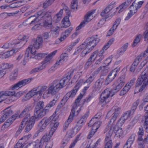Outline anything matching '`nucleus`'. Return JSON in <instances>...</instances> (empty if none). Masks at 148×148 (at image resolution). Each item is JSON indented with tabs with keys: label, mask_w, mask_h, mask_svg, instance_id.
Returning a JSON list of instances; mask_svg holds the SVG:
<instances>
[{
	"label": "nucleus",
	"mask_w": 148,
	"mask_h": 148,
	"mask_svg": "<svg viewBox=\"0 0 148 148\" xmlns=\"http://www.w3.org/2000/svg\"><path fill=\"white\" fill-rule=\"evenodd\" d=\"M73 72H71L69 75H67L61 79L59 81L55 80L51 84L50 86L47 90L44 92L43 97L44 98H48L51 94L52 95H54L58 92L61 89L64 88L69 81L71 78V75L73 74Z\"/></svg>",
	"instance_id": "1"
},
{
	"label": "nucleus",
	"mask_w": 148,
	"mask_h": 148,
	"mask_svg": "<svg viewBox=\"0 0 148 148\" xmlns=\"http://www.w3.org/2000/svg\"><path fill=\"white\" fill-rule=\"evenodd\" d=\"M98 36V35H94L87 39L83 44L77 48L73 55L79 53L85 47L89 48L91 47H95L100 40L99 38L97 37Z\"/></svg>",
	"instance_id": "2"
},
{
	"label": "nucleus",
	"mask_w": 148,
	"mask_h": 148,
	"mask_svg": "<svg viewBox=\"0 0 148 148\" xmlns=\"http://www.w3.org/2000/svg\"><path fill=\"white\" fill-rule=\"evenodd\" d=\"M37 20L38 22L42 20L45 27L51 28L52 26L51 22L52 17L49 13L41 10L35 13Z\"/></svg>",
	"instance_id": "3"
},
{
	"label": "nucleus",
	"mask_w": 148,
	"mask_h": 148,
	"mask_svg": "<svg viewBox=\"0 0 148 148\" xmlns=\"http://www.w3.org/2000/svg\"><path fill=\"white\" fill-rule=\"evenodd\" d=\"M32 78H29L27 79H24L19 81L17 84L13 85L10 88V91L5 92H0V94L3 95L4 97L5 96H10V98L12 99V97L15 94V92L14 89H17L18 88H21L23 86L29 83L32 81Z\"/></svg>",
	"instance_id": "4"
},
{
	"label": "nucleus",
	"mask_w": 148,
	"mask_h": 148,
	"mask_svg": "<svg viewBox=\"0 0 148 148\" xmlns=\"http://www.w3.org/2000/svg\"><path fill=\"white\" fill-rule=\"evenodd\" d=\"M148 84V65L144 71L142 73L140 76L139 77L137 81L136 85V87L141 86L139 89V92H141Z\"/></svg>",
	"instance_id": "5"
},
{
	"label": "nucleus",
	"mask_w": 148,
	"mask_h": 148,
	"mask_svg": "<svg viewBox=\"0 0 148 148\" xmlns=\"http://www.w3.org/2000/svg\"><path fill=\"white\" fill-rule=\"evenodd\" d=\"M83 95H80L75 100L74 103L73 104L72 109L71 110L70 114L65 122L63 127V131H65L67 128L69 124L71 122L73 119V117L75 116V112L76 111L77 108L80 106L79 102L83 97Z\"/></svg>",
	"instance_id": "6"
},
{
	"label": "nucleus",
	"mask_w": 148,
	"mask_h": 148,
	"mask_svg": "<svg viewBox=\"0 0 148 148\" xmlns=\"http://www.w3.org/2000/svg\"><path fill=\"white\" fill-rule=\"evenodd\" d=\"M57 119L58 116L56 115V112L49 118H44L39 123V125L40 127L38 130V132H42L50 123V124H51L52 123L54 124L58 122L57 121Z\"/></svg>",
	"instance_id": "7"
},
{
	"label": "nucleus",
	"mask_w": 148,
	"mask_h": 148,
	"mask_svg": "<svg viewBox=\"0 0 148 148\" xmlns=\"http://www.w3.org/2000/svg\"><path fill=\"white\" fill-rule=\"evenodd\" d=\"M36 51L32 45H30L27 49L25 53V56L29 58H35L36 59H40L43 58L47 55L45 53H38L36 55Z\"/></svg>",
	"instance_id": "8"
},
{
	"label": "nucleus",
	"mask_w": 148,
	"mask_h": 148,
	"mask_svg": "<svg viewBox=\"0 0 148 148\" xmlns=\"http://www.w3.org/2000/svg\"><path fill=\"white\" fill-rule=\"evenodd\" d=\"M113 90L110 88H106L104 90L100 95L99 99V103L104 105L109 102L108 98L110 96L112 97L115 94L113 92Z\"/></svg>",
	"instance_id": "9"
},
{
	"label": "nucleus",
	"mask_w": 148,
	"mask_h": 148,
	"mask_svg": "<svg viewBox=\"0 0 148 148\" xmlns=\"http://www.w3.org/2000/svg\"><path fill=\"white\" fill-rule=\"evenodd\" d=\"M121 110V108H120L114 106L108 113L106 116V118H109L110 116H112V118L109 121V124H110L111 123L112 124L114 123L120 114Z\"/></svg>",
	"instance_id": "10"
},
{
	"label": "nucleus",
	"mask_w": 148,
	"mask_h": 148,
	"mask_svg": "<svg viewBox=\"0 0 148 148\" xmlns=\"http://www.w3.org/2000/svg\"><path fill=\"white\" fill-rule=\"evenodd\" d=\"M118 127L114 126L112 127L111 130L108 132L105 138L106 141L109 140L111 138L113 132L115 133V136L117 137H120L123 135V131L122 129H118Z\"/></svg>",
	"instance_id": "11"
},
{
	"label": "nucleus",
	"mask_w": 148,
	"mask_h": 148,
	"mask_svg": "<svg viewBox=\"0 0 148 148\" xmlns=\"http://www.w3.org/2000/svg\"><path fill=\"white\" fill-rule=\"evenodd\" d=\"M95 10H92L87 12L85 16L84 21L82 22L80 25L76 27V31L84 27L86 24L93 18L92 15L95 13Z\"/></svg>",
	"instance_id": "12"
},
{
	"label": "nucleus",
	"mask_w": 148,
	"mask_h": 148,
	"mask_svg": "<svg viewBox=\"0 0 148 148\" xmlns=\"http://www.w3.org/2000/svg\"><path fill=\"white\" fill-rule=\"evenodd\" d=\"M125 76L124 75L122 76L116 81V87L113 88V92L115 93L118 92L124 85L125 82L124 80Z\"/></svg>",
	"instance_id": "13"
},
{
	"label": "nucleus",
	"mask_w": 148,
	"mask_h": 148,
	"mask_svg": "<svg viewBox=\"0 0 148 148\" xmlns=\"http://www.w3.org/2000/svg\"><path fill=\"white\" fill-rule=\"evenodd\" d=\"M89 111L86 112L80 119L78 121L77 125L75 128V130H76V133L80 130L83 124L86 122L87 118L89 115Z\"/></svg>",
	"instance_id": "14"
},
{
	"label": "nucleus",
	"mask_w": 148,
	"mask_h": 148,
	"mask_svg": "<svg viewBox=\"0 0 148 148\" xmlns=\"http://www.w3.org/2000/svg\"><path fill=\"white\" fill-rule=\"evenodd\" d=\"M27 37L24 36L22 38L20 39H18L16 41L14 42V47L15 49H18L23 47L27 42Z\"/></svg>",
	"instance_id": "15"
},
{
	"label": "nucleus",
	"mask_w": 148,
	"mask_h": 148,
	"mask_svg": "<svg viewBox=\"0 0 148 148\" xmlns=\"http://www.w3.org/2000/svg\"><path fill=\"white\" fill-rule=\"evenodd\" d=\"M38 92L37 87L34 88L24 97L23 99H22V101H25L30 99L33 96L38 95H39Z\"/></svg>",
	"instance_id": "16"
},
{
	"label": "nucleus",
	"mask_w": 148,
	"mask_h": 148,
	"mask_svg": "<svg viewBox=\"0 0 148 148\" xmlns=\"http://www.w3.org/2000/svg\"><path fill=\"white\" fill-rule=\"evenodd\" d=\"M32 108L33 107L31 106L27 105L22 111L19 115V117L22 118L25 116H26L24 119H26L27 121H28L30 117V112Z\"/></svg>",
	"instance_id": "17"
},
{
	"label": "nucleus",
	"mask_w": 148,
	"mask_h": 148,
	"mask_svg": "<svg viewBox=\"0 0 148 148\" xmlns=\"http://www.w3.org/2000/svg\"><path fill=\"white\" fill-rule=\"evenodd\" d=\"M104 81V78L102 76H101L100 78L96 81L95 84L92 87V91L95 92L96 91H100L102 84Z\"/></svg>",
	"instance_id": "18"
},
{
	"label": "nucleus",
	"mask_w": 148,
	"mask_h": 148,
	"mask_svg": "<svg viewBox=\"0 0 148 148\" xmlns=\"http://www.w3.org/2000/svg\"><path fill=\"white\" fill-rule=\"evenodd\" d=\"M3 115L0 119V123H3L13 113V111L10 107L6 108L3 111Z\"/></svg>",
	"instance_id": "19"
},
{
	"label": "nucleus",
	"mask_w": 148,
	"mask_h": 148,
	"mask_svg": "<svg viewBox=\"0 0 148 148\" xmlns=\"http://www.w3.org/2000/svg\"><path fill=\"white\" fill-rule=\"evenodd\" d=\"M130 111H127L120 118L118 121L117 125L118 127L122 126L125 123V121L128 119L130 115Z\"/></svg>",
	"instance_id": "20"
},
{
	"label": "nucleus",
	"mask_w": 148,
	"mask_h": 148,
	"mask_svg": "<svg viewBox=\"0 0 148 148\" xmlns=\"http://www.w3.org/2000/svg\"><path fill=\"white\" fill-rule=\"evenodd\" d=\"M117 71V69L116 68L110 73L105 82V85H108L114 79L116 76Z\"/></svg>",
	"instance_id": "21"
},
{
	"label": "nucleus",
	"mask_w": 148,
	"mask_h": 148,
	"mask_svg": "<svg viewBox=\"0 0 148 148\" xmlns=\"http://www.w3.org/2000/svg\"><path fill=\"white\" fill-rule=\"evenodd\" d=\"M60 58V59L54 64V68L57 67L58 66L61 65L64 62L66 61L68 59V55L66 53H63L61 55Z\"/></svg>",
	"instance_id": "22"
},
{
	"label": "nucleus",
	"mask_w": 148,
	"mask_h": 148,
	"mask_svg": "<svg viewBox=\"0 0 148 148\" xmlns=\"http://www.w3.org/2000/svg\"><path fill=\"white\" fill-rule=\"evenodd\" d=\"M88 126L92 127V129L96 131L99 128L101 124V122L100 121H94V118H92L90 121Z\"/></svg>",
	"instance_id": "23"
},
{
	"label": "nucleus",
	"mask_w": 148,
	"mask_h": 148,
	"mask_svg": "<svg viewBox=\"0 0 148 148\" xmlns=\"http://www.w3.org/2000/svg\"><path fill=\"white\" fill-rule=\"evenodd\" d=\"M32 41L33 42L32 46L35 49H38L40 48L42 46L43 43V40L40 36H38L36 40H33Z\"/></svg>",
	"instance_id": "24"
},
{
	"label": "nucleus",
	"mask_w": 148,
	"mask_h": 148,
	"mask_svg": "<svg viewBox=\"0 0 148 148\" xmlns=\"http://www.w3.org/2000/svg\"><path fill=\"white\" fill-rule=\"evenodd\" d=\"M49 110L48 109L46 108V107H45L44 109L35 111V115H37V116H33L35 119H37L38 117L42 118L45 116Z\"/></svg>",
	"instance_id": "25"
},
{
	"label": "nucleus",
	"mask_w": 148,
	"mask_h": 148,
	"mask_svg": "<svg viewBox=\"0 0 148 148\" xmlns=\"http://www.w3.org/2000/svg\"><path fill=\"white\" fill-rule=\"evenodd\" d=\"M34 116H32L27 122L26 127L25 129V132H29L32 128L34 123Z\"/></svg>",
	"instance_id": "26"
},
{
	"label": "nucleus",
	"mask_w": 148,
	"mask_h": 148,
	"mask_svg": "<svg viewBox=\"0 0 148 148\" xmlns=\"http://www.w3.org/2000/svg\"><path fill=\"white\" fill-rule=\"evenodd\" d=\"M57 52V50H56L51 53L50 54L48 55V56H46L44 61L42 62V65H44L45 66V68L47 65L50 62L49 61L51 60L53 57L56 54Z\"/></svg>",
	"instance_id": "27"
},
{
	"label": "nucleus",
	"mask_w": 148,
	"mask_h": 148,
	"mask_svg": "<svg viewBox=\"0 0 148 148\" xmlns=\"http://www.w3.org/2000/svg\"><path fill=\"white\" fill-rule=\"evenodd\" d=\"M39 93V96L38 97V99H34V100L35 101L38 100L41 98L43 92L45 91L47 88L48 87L46 85H40L37 87Z\"/></svg>",
	"instance_id": "28"
},
{
	"label": "nucleus",
	"mask_w": 148,
	"mask_h": 148,
	"mask_svg": "<svg viewBox=\"0 0 148 148\" xmlns=\"http://www.w3.org/2000/svg\"><path fill=\"white\" fill-rule=\"evenodd\" d=\"M73 29L72 27H70L67 29L64 32H63L61 35L60 38L59 40L61 42L65 39L70 34Z\"/></svg>",
	"instance_id": "29"
},
{
	"label": "nucleus",
	"mask_w": 148,
	"mask_h": 148,
	"mask_svg": "<svg viewBox=\"0 0 148 148\" xmlns=\"http://www.w3.org/2000/svg\"><path fill=\"white\" fill-rule=\"evenodd\" d=\"M59 125V123L58 122H57L54 124L53 123H52L51 124H50V127L51 128V129L50 130L48 134L51 137L55 132V130H56Z\"/></svg>",
	"instance_id": "30"
},
{
	"label": "nucleus",
	"mask_w": 148,
	"mask_h": 148,
	"mask_svg": "<svg viewBox=\"0 0 148 148\" xmlns=\"http://www.w3.org/2000/svg\"><path fill=\"white\" fill-rule=\"evenodd\" d=\"M78 89L75 88L74 87L73 89L70 92H68L65 96V98L69 99V98H73L76 95Z\"/></svg>",
	"instance_id": "31"
},
{
	"label": "nucleus",
	"mask_w": 148,
	"mask_h": 148,
	"mask_svg": "<svg viewBox=\"0 0 148 148\" xmlns=\"http://www.w3.org/2000/svg\"><path fill=\"white\" fill-rule=\"evenodd\" d=\"M18 50L17 49H13L9 51H7L4 53L2 55V57L5 58H7L12 56L14 53H16L18 52Z\"/></svg>",
	"instance_id": "32"
},
{
	"label": "nucleus",
	"mask_w": 148,
	"mask_h": 148,
	"mask_svg": "<svg viewBox=\"0 0 148 148\" xmlns=\"http://www.w3.org/2000/svg\"><path fill=\"white\" fill-rule=\"evenodd\" d=\"M145 110L147 112L143 116L142 121L144 122V125L147 126L148 125V104L145 107Z\"/></svg>",
	"instance_id": "33"
},
{
	"label": "nucleus",
	"mask_w": 148,
	"mask_h": 148,
	"mask_svg": "<svg viewBox=\"0 0 148 148\" xmlns=\"http://www.w3.org/2000/svg\"><path fill=\"white\" fill-rule=\"evenodd\" d=\"M63 12V10L61 9L59 12L57 13L53 18V20L55 23H58L61 19Z\"/></svg>",
	"instance_id": "34"
},
{
	"label": "nucleus",
	"mask_w": 148,
	"mask_h": 148,
	"mask_svg": "<svg viewBox=\"0 0 148 148\" xmlns=\"http://www.w3.org/2000/svg\"><path fill=\"white\" fill-rule=\"evenodd\" d=\"M63 12V10L61 9L59 12L57 13L53 18V20L55 23H58L61 19Z\"/></svg>",
	"instance_id": "35"
},
{
	"label": "nucleus",
	"mask_w": 148,
	"mask_h": 148,
	"mask_svg": "<svg viewBox=\"0 0 148 148\" xmlns=\"http://www.w3.org/2000/svg\"><path fill=\"white\" fill-rule=\"evenodd\" d=\"M137 3L135 1H134L130 8V13L134 15L137 11L138 8L136 6Z\"/></svg>",
	"instance_id": "36"
},
{
	"label": "nucleus",
	"mask_w": 148,
	"mask_h": 148,
	"mask_svg": "<svg viewBox=\"0 0 148 148\" xmlns=\"http://www.w3.org/2000/svg\"><path fill=\"white\" fill-rule=\"evenodd\" d=\"M94 47H91L89 48H87L86 47H85V48L83 49V51L81 53L80 56L82 57H84L88 53H89Z\"/></svg>",
	"instance_id": "37"
},
{
	"label": "nucleus",
	"mask_w": 148,
	"mask_h": 148,
	"mask_svg": "<svg viewBox=\"0 0 148 148\" xmlns=\"http://www.w3.org/2000/svg\"><path fill=\"white\" fill-rule=\"evenodd\" d=\"M44 102L43 101H40L38 102L35 108V111L44 109Z\"/></svg>",
	"instance_id": "38"
},
{
	"label": "nucleus",
	"mask_w": 148,
	"mask_h": 148,
	"mask_svg": "<svg viewBox=\"0 0 148 148\" xmlns=\"http://www.w3.org/2000/svg\"><path fill=\"white\" fill-rule=\"evenodd\" d=\"M126 2H124L120 5L118 7L116 8V10L119 9V13L123 11L128 7V6L126 4Z\"/></svg>",
	"instance_id": "39"
},
{
	"label": "nucleus",
	"mask_w": 148,
	"mask_h": 148,
	"mask_svg": "<svg viewBox=\"0 0 148 148\" xmlns=\"http://www.w3.org/2000/svg\"><path fill=\"white\" fill-rule=\"evenodd\" d=\"M25 142L21 138L15 145L14 148H23L25 145Z\"/></svg>",
	"instance_id": "40"
},
{
	"label": "nucleus",
	"mask_w": 148,
	"mask_h": 148,
	"mask_svg": "<svg viewBox=\"0 0 148 148\" xmlns=\"http://www.w3.org/2000/svg\"><path fill=\"white\" fill-rule=\"evenodd\" d=\"M14 44L13 42H7L5 43L2 47L1 48L5 49H10L14 47Z\"/></svg>",
	"instance_id": "41"
},
{
	"label": "nucleus",
	"mask_w": 148,
	"mask_h": 148,
	"mask_svg": "<svg viewBox=\"0 0 148 148\" xmlns=\"http://www.w3.org/2000/svg\"><path fill=\"white\" fill-rule=\"evenodd\" d=\"M45 66L43 65H41L38 67L36 68L33 69L30 72V74H32L34 73L38 72L40 71L41 70L44 68H45Z\"/></svg>",
	"instance_id": "42"
},
{
	"label": "nucleus",
	"mask_w": 148,
	"mask_h": 148,
	"mask_svg": "<svg viewBox=\"0 0 148 148\" xmlns=\"http://www.w3.org/2000/svg\"><path fill=\"white\" fill-rule=\"evenodd\" d=\"M55 0H46L43 4L42 7L45 9L50 5L53 3Z\"/></svg>",
	"instance_id": "43"
},
{
	"label": "nucleus",
	"mask_w": 148,
	"mask_h": 148,
	"mask_svg": "<svg viewBox=\"0 0 148 148\" xmlns=\"http://www.w3.org/2000/svg\"><path fill=\"white\" fill-rule=\"evenodd\" d=\"M97 52L96 51L94 52L88 59V62H94L97 57Z\"/></svg>",
	"instance_id": "44"
},
{
	"label": "nucleus",
	"mask_w": 148,
	"mask_h": 148,
	"mask_svg": "<svg viewBox=\"0 0 148 148\" xmlns=\"http://www.w3.org/2000/svg\"><path fill=\"white\" fill-rule=\"evenodd\" d=\"M23 94V93L22 92H19L16 93H15L14 95L12 97V99H11V101H14L20 97Z\"/></svg>",
	"instance_id": "45"
},
{
	"label": "nucleus",
	"mask_w": 148,
	"mask_h": 148,
	"mask_svg": "<svg viewBox=\"0 0 148 148\" xmlns=\"http://www.w3.org/2000/svg\"><path fill=\"white\" fill-rule=\"evenodd\" d=\"M128 47V43L124 44L119 49V54L120 55L123 54L126 50Z\"/></svg>",
	"instance_id": "46"
},
{
	"label": "nucleus",
	"mask_w": 148,
	"mask_h": 148,
	"mask_svg": "<svg viewBox=\"0 0 148 148\" xmlns=\"http://www.w3.org/2000/svg\"><path fill=\"white\" fill-rule=\"evenodd\" d=\"M138 104V101H136L133 103L131 110L128 111H130V114L131 113H132V114H133L134 113Z\"/></svg>",
	"instance_id": "47"
},
{
	"label": "nucleus",
	"mask_w": 148,
	"mask_h": 148,
	"mask_svg": "<svg viewBox=\"0 0 148 148\" xmlns=\"http://www.w3.org/2000/svg\"><path fill=\"white\" fill-rule=\"evenodd\" d=\"M141 38V35H139L136 37L132 45L133 47H134L139 42Z\"/></svg>",
	"instance_id": "48"
},
{
	"label": "nucleus",
	"mask_w": 148,
	"mask_h": 148,
	"mask_svg": "<svg viewBox=\"0 0 148 148\" xmlns=\"http://www.w3.org/2000/svg\"><path fill=\"white\" fill-rule=\"evenodd\" d=\"M29 19V20L31 22V23H32L33 24H34L38 22V21L37 20L36 16V14L32 16H30L28 18Z\"/></svg>",
	"instance_id": "49"
},
{
	"label": "nucleus",
	"mask_w": 148,
	"mask_h": 148,
	"mask_svg": "<svg viewBox=\"0 0 148 148\" xmlns=\"http://www.w3.org/2000/svg\"><path fill=\"white\" fill-rule=\"evenodd\" d=\"M109 68L108 65H104L102 68V74L103 75H106L108 72V69Z\"/></svg>",
	"instance_id": "50"
},
{
	"label": "nucleus",
	"mask_w": 148,
	"mask_h": 148,
	"mask_svg": "<svg viewBox=\"0 0 148 148\" xmlns=\"http://www.w3.org/2000/svg\"><path fill=\"white\" fill-rule=\"evenodd\" d=\"M57 101L55 99H53L46 106V108L48 109V110H49L53 106L56 104Z\"/></svg>",
	"instance_id": "51"
},
{
	"label": "nucleus",
	"mask_w": 148,
	"mask_h": 148,
	"mask_svg": "<svg viewBox=\"0 0 148 148\" xmlns=\"http://www.w3.org/2000/svg\"><path fill=\"white\" fill-rule=\"evenodd\" d=\"M10 66L8 63H3L0 65V69L6 71L5 70L10 68Z\"/></svg>",
	"instance_id": "52"
},
{
	"label": "nucleus",
	"mask_w": 148,
	"mask_h": 148,
	"mask_svg": "<svg viewBox=\"0 0 148 148\" xmlns=\"http://www.w3.org/2000/svg\"><path fill=\"white\" fill-rule=\"evenodd\" d=\"M51 137L47 133H46L42 136L41 140L44 142H47L49 141Z\"/></svg>",
	"instance_id": "53"
},
{
	"label": "nucleus",
	"mask_w": 148,
	"mask_h": 148,
	"mask_svg": "<svg viewBox=\"0 0 148 148\" xmlns=\"http://www.w3.org/2000/svg\"><path fill=\"white\" fill-rule=\"evenodd\" d=\"M130 89L128 88L126 86H125L123 88L122 90L120 91L119 95L120 96H123L126 94Z\"/></svg>",
	"instance_id": "54"
},
{
	"label": "nucleus",
	"mask_w": 148,
	"mask_h": 148,
	"mask_svg": "<svg viewBox=\"0 0 148 148\" xmlns=\"http://www.w3.org/2000/svg\"><path fill=\"white\" fill-rule=\"evenodd\" d=\"M115 4L116 2L114 1L112 2L106 8V9L109 12L114 7V5Z\"/></svg>",
	"instance_id": "55"
},
{
	"label": "nucleus",
	"mask_w": 148,
	"mask_h": 148,
	"mask_svg": "<svg viewBox=\"0 0 148 148\" xmlns=\"http://www.w3.org/2000/svg\"><path fill=\"white\" fill-rule=\"evenodd\" d=\"M134 137L135 136H131L127 141L125 145H127L128 144H129L131 145L133 143V141L134 140Z\"/></svg>",
	"instance_id": "56"
},
{
	"label": "nucleus",
	"mask_w": 148,
	"mask_h": 148,
	"mask_svg": "<svg viewBox=\"0 0 148 148\" xmlns=\"http://www.w3.org/2000/svg\"><path fill=\"white\" fill-rule=\"evenodd\" d=\"M136 79L135 78H134L131 80L125 86H126L129 89H130L131 87L133 85Z\"/></svg>",
	"instance_id": "57"
},
{
	"label": "nucleus",
	"mask_w": 148,
	"mask_h": 148,
	"mask_svg": "<svg viewBox=\"0 0 148 148\" xmlns=\"http://www.w3.org/2000/svg\"><path fill=\"white\" fill-rule=\"evenodd\" d=\"M77 0H73L71 2V8L73 9H77Z\"/></svg>",
	"instance_id": "58"
},
{
	"label": "nucleus",
	"mask_w": 148,
	"mask_h": 148,
	"mask_svg": "<svg viewBox=\"0 0 148 148\" xmlns=\"http://www.w3.org/2000/svg\"><path fill=\"white\" fill-rule=\"evenodd\" d=\"M121 19L120 18H117L114 23L112 26L115 29H116L121 21Z\"/></svg>",
	"instance_id": "59"
},
{
	"label": "nucleus",
	"mask_w": 148,
	"mask_h": 148,
	"mask_svg": "<svg viewBox=\"0 0 148 148\" xmlns=\"http://www.w3.org/2000/svg\"><path fill=\"white\" fill-rule=\"evenodd\" d=\"M49 33L48 32H45L42 34V40L43 39L44 40L46 41L49 39Z\"/></svg>",
	"instance_id": "60"
},
{
	"label": "nucleus",
	"mask_w": 148,
	"mask_h": 148,
	"mask_svg": "<svg viewBox=\"0 0 148 148\" xmlns=\"http://www.w3.org/2000/svg\"><path fill=\"white\" fill-rule=\"evenodd\" d=\"M110 138L107 140L108 141L106 143L105 148H112V141L110 140Z\"/></svg>",
	"instance_id": "61"
},
{
	"label": "nucleus",
	"mask_w": 148,
	"mask_h": 148,
	"mask_svg": "<svg viewBox=\"0 0 148 148\" xmlns=\"http://www.w3.org/2000/svg\"><path fill=\"white\" fill-rule=\"evenodd\" d=\"M27 119L26 118L25 119H23L21 122V125L19 127V129H21L23 130L25 124H26L27 122Z\"/></svg>",
	"instance_id": "62"
},
{
	"label": "nucleus",
	"mask_w": 148,
	"mask_h": 148,
	"mask_svg": "<svg viewBox=\"0 0 148 148\" xmlns=\"http://www.w3.org/2000/svg\"><path fill=\"white\" fill-rule=\"evenodd\" d=\"M143 53L140 54L139 56H138L135 59L134 62L137 63L138 64L139 62L141 60L142 57H144L143 56Z\"/></svg>",
	"instance_id": "63"
},
{
	"label": "nucleus",
	"mask_w": 148,
	"mask_h": 148,
	"mask_svg": "<svg viewBox=\"0 0 148 148\" xmlns=\"http://www.w3.org/2000/svg\"><path fill=\"white\" fill-rule=\"evenodd\" d=\"M138 65V64L137 63L134 62L131 66L130 69V71L132 72H134Z\"/></svg>",
	"instance_id": "64"
}]
</instances>
